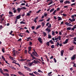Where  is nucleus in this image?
Segmentation results:
<instances>
[{"mask_svg":"<svg viewBox=\"0 0 76 76\" xmlns=\"http://www.w3.org/2000/svg\"><path fill=\"white\" fill-rule=\"evenodd\" d=\"M24 67L25 69H26V70H28V71H29V72H31V69H30L28 67H27L25 66H24Z\"/></svg>","mask_w":76,"mask_h":76,"instance_id":"39448f33","label":"nucleus"},{"mask_svg":"<svg viewBox=\"0 0 76 76\" xmlns=\"http://www.w3.org/2000/svg\"><path fill=\"white\" fill-rule=\"evenodd\" d=\"M18 74H19V75H23V76L24 75V74L23 73L21 72H18Z\"/></svg>","mask_w":76,"mask_h":76,"instance_id":"a211bd4d","label":"nucleus"},{"mask_svg":"<svg viewBox=\"0 0 76 76\" xmlns=\"http://www.w3.org/2000/svg\"><path fill=\"white\" fill-rule=\"evenodd\" d=\"M50 1V2L48 4V5H50V4H51L53 3V1H52V0H47L46 1L47 2H48V1Z\"/></svg>","mask_w":76,"mask_h":76,"instance_id":"0eeeda50","label":"nucleus"},{"mask_svg":"<svg viewBox=\"0 0 76 76\" xmlns=\"http://www.w3.org/2000/svg\"><path fill=\"white\" fill-rule=\"evenodd\" d=\"M17 10L18 13H20V12L21 10H22V8H18L17 9Z\"/></svg>","mask_w":76,"mask_h":76,"instance_id":"9d476101","label":"nucleus"},{"mask_svg":"<svg viewBox=\"0 0 76 76\" xmlns=\"http://www.w3.org/2000/svg\"><path fill=\"white\" fill-rule=\"evenodd\" d=\"M20 24H25V22L22 21L20 22Z\"/></svg>","mask_w":76,"mask_h":76,"instance_id":"4c0bfd02","label":"nucleus"},{"mask_svg":"<svg viewBox=\"0 0 76 76\" xmlns=\"http://www.w3.org/2000/svg\"><path fill=\"white\" fill-rule=\"evenodd\" d=\"M21 8V10H23H23H26V7H22Z\"/></svg>","mask_w":76,"mask_h":76,"instance_id":"c85d7f7f","label":"nucleus"},{"mask_svg":"<svg viewBox=\"0 0 76 76\" xmlns=\"http://www.w3.org/2000/svg\"><path fill=\"white\" fill-rule=\"evenodd\" d=\"M58 20H62V18H61L59 16H58Z\"/></svg>","mask_w":76,"mask_h":76,"instance_id":"a878e982","label":"nucleus"},{"mask_svg":"<svg viewBox=\"0 0 76 76\" xmlns=\"http://www.w3.org/2000/svg\"><path fill=\"white\" fill-rule=\"evenodd\" d=\"M38 40L40 43H42V38L41 37H39L38 39Z\"/></svg>","mask_w":76,"mask_h":76,"instance_id":"1a4fd4ad","label":"nucleus"},{"mask_svg":"<svg viewBox=\"0 0 76 76\" xmlns=\"http://www.w3.org/2000/svg\"><path fill=\"white\" fill-rule=\"evenodd\" d=\"M51 24H50V26H48V27L45 30V31H46L47 32H48L49 33H50V32L51 31H50V29H48V28H51Z\"/></svg>","mask_w":76,"mask_h":76,"instance_id":"f03ea898","label":"nucleus"},{"mask_svg":"<svg viewBox=\"0 0 76 76\" xmlns=\"http://www.w3.org/2000/svg\"><path fill=\"white\" fill-rule=\"evenodd\" d=\"M54 61L55 63H56L57 62V61H56V59L55 58H54Z\"/></svg>","mask_w":76,"mask_h":76,"instance_id":"052dcab7","label":"nucleus"},{"mask_svg":"<svg viewBox=\"0 0 76 76\" xmlns=\"http://www.w3.org/2000/svg\"><path fill=\"white\" fill-rule=\"evenodd\" d=\"M48 38H49V39H51V36L50 34L48 35Z\"/></svg>","mask_w":76,"mask_h":76,"instance_id":"c9c22d12","label":"nucleus"},{"mask_svg":"<svg viewBox=\"0 0 76 76\" xmlns=\"http://www.w3.org/2000/svg\"><path fill=\"white\" fill-rule=\"evenodd\" d=\"M21 6H25V3H22L21 4Z\"/></svg>","mask_w":76,"mask_h":76,"instance_id":"e2e57ef3","label":"nucleus"},{"mask_svg":"<svg viewBox=\"0 0 76 76\" xmlns=\"http://www.w3.org/2000/svg\"><path fill=\"white\" fill-rule=\"evenodd\" d=\"M0 72H1V73H2V74H3L4 73L3 72V70H2V69H0Z\"/></svg>","mask_w":76,"mask_h":76,"instance_id":"ea45409f","label":"nucleus"},{"mask_svg":"<svg viewBox=\"0 0 76 76\" xmlns=\"http://www.w3.org/2000/svg\"><path fill=\"white\" fill-rule=\"evenodd\" d=\"M32 42H29V45H30V46H32Z\"/></svg>","mask_w":76,"mask_h":76,"instance_id":"79ce46f5","label":"nucleus"},{"mask_svg":"<svg viewBox=\"0 0 76 76\" xmlns=\"http://www.w3.org/2000/svg\"><path fill=\"white\" fill-rule=\"evenodd\" d=\"M20 15L17 16H16V18L17 19H19L20 18Z\"/></svg>","mask_w":76,"mask_h":76,"instance_id":"f3484780","label":"nucleus"},{"mask_svg":"<svg viewBox=\"0 0 76 76\" xmlns=\"http://www.w3.org/2000/svg\"><path fill=\"white\" fill-rule=\"evenodd\" d=\"M56 12H57V10H55L52 13V15H56Z\"/></svg>","mask_w":76,"mask_h":76,"instance_id":"b1692460","label":"nucleus"},{"mask_svg":"<svg viewBox=\"0 0 76 76\" xmlns=\"http://www.w3.org/2000/svg\"><path fill=\"white\" fill-rule=\"evenodd\" d=\"M75 17H76V14L74 15H72L71 17L72 18V19H71V18H69V20H70V22H72L75 21L76 20V18H75Z\"/></svg>","mask_w":76,"mask_h":76,"instance_id":"f257e3e1","label":"nucleus"},{"mask_svg":"<svg viewBox=\"0 0 76 76\" xmlns=\"http://www.w3.org/2000/svg\"><path fill=\"white\" fill-rule=\"evenodd\" d=\"M57 12H58V11L60 10V8H58L57 9Z\"/></svg>","mask_w":76,"mask_h":76,"instance_id":"0e129e2a","label":"nucleus"},{"mask_svg":"<svg viewBox=\"0 0 76 76\" xmlns=\"http://www.w3.org/2000/svg\"><path fill=\"white\" fill-rule=\"evenodd\" d=\"M4 71H5V72H8V70L7 69H4Z\"/></svg>","mask_w":76,"mask_h":76,"instance_id":"bf43d9fd","label":"nucleus"},{"mask_svg":"<svg viewBox=\"0 0 76 76\" xmlns=\"http://www.w3.org/2000/svg\"><path fill=\"white\" fill-rule=\"evenodd\" d=\"M33 64H34V61H32L31 63H29L28 65H29V66H31Z\"/></svg>","mask_w":76,"mask_h":76,"instance_id":"412c9836","label":"nucleus"},{"mask_svg":"<svg viewBox=\"0 0 76 76\" xmlns=\"http://www.w3.org/2000/svg\"><path fill=\"white\" fill-rule=\"evenodd\" d=\"M65 24H66V25H67V26H73V25L70 24V23H68V22H66L65 23Z\"/></svg>","mask_w":76,"mask_h":76,"instance_id":"20e7f679","label":"nucleus"},{"mask_svg":"<svg viewBox=\"0 0 76 76\" xmlns=\"http://www.w3.org/2000/svg\"><path fill=\"white\" fill-rule=\"evenodd\" d=\"M62 15L63 16H65V17L67 16V15H66V14H62Z\"/></svg>","mask_w":76,"mask_h":76,"instance_id":"5fc2aeb1","label":"nucleus"},{"mask_svg":"<svg viewBox=\"0 0 76 76\" xmlns=\"http://www.w3.org/2000/svg\"><path fill=\"white\" fill-rule=\"evenodd\" d=\"M52 35L53 36H54L56 35L55 32H54V31L53 30L52 31Z\"/></svg>","mask_w":76,"mask_h":76,"instance_id":"4468645a","label":"nucleus"},{"mask_svg":"<svg viewBox=\"0 0 76 76\" xmlns=\"http://www.w3.org/2000/svg\"><path fill=\"white\" fill-rule=\"evenodd\" d=\"M58 39L59 41H60L61 40V37H60V36H58L57 38H55V39L54 37L52 38V39L53 41H54V40H57Z\"/></svg>","mask_w":76,"mask_h":76,"instance_id":"7ed1b4c3","label":"nucleus"},{"mask_svg":"<svg viewBox=\"0 0 76 76\" xmlns=\"http://www.w3.org/2000/svg\"><path fill=\"white\" fill-rule=\"evenodd\" d=\"M70 3V1H66L64 2V3H65V4H67V3H68V4H69V3Z\"/></svg>","mask_w":76,"mask_h":76,"instance_id":"6ab92c4d","label":"nucleus"},{"mask_svg":"<svg viewBox=\"0 0 76 76\" xmlns=\"http://www.w3.org/2000/svg\"><path fill=\"white\" fill-rule=\"evenodd\" d=\"M50 18H49L47 19L46 20V22H49L50 21Z\"/></svg>","mask_w":76,"mask_h":76,"instance_id":"864d4df0","label":"nucleus"},{"mask_svg":"<svg viewBox=\"0 0 76 76\" xmlns=\"http://www.w3.org/2000/svg\"><path fill=\"white\" fill-rule=\"evenodd\" d=\"M51 48L53 49V48H54V45H53L51 46Z\"/></svg>","mask_w":76,"mask_h":76,"instance_id":"a18cd8bd","label":"nucleus"},{"mask_svg":"<svg viewBox=\"0 0 76 76\" xmlns=\"http://www.w3.org/2000/svg\"><path fill=\"white\" fill-rule=\"evenodd\" d=\"M43 34L44 36V37H46V36H47V34H46V33L45 32H43Z\"/></svg>","mask_w":76,"mask_h":76,"instance_id":"2f4dec72","label":"nucleus"},{"mask_svg":"<svg viewBox=\"0 0 76 76\" xmlns=\"http://www.w3.org/2000/svg\"><path fill=\"white\" fill-rule=\"evenodd\" d=\"M33 55H34V56H36V57H38L37 56L38 55V54H37V52L35 51H34V52H33L32 53Z\"/></svg>","mask_w":76,"mask_h":76,"instance_id":"6e6552de","label":"nucleus"},{"mask_svg":"<svg viewBox=\"0 0 76 76\" xmlns=\"http://www.w3.org/2000/svg\"><path fill=\"white\" fill-rule=\"evenodd\" d=\"M67 30H71V27H68L67 28Z\"/></svg>","mask_w":76,"mask_h":76,"instance_id":"c03bdc74","label":"nucleus"},{"mask_svg":"<svg viewBox=\"0 0 76 76\" xmlns=\"http://www.w3.org/2000/svg\"><path fill=\"white\" fill-rule=\"evenodd\" d=\"M76 55L75 54L73 55V56L71 57V59L72 60H74L75 58H76Z\"/></svg>","mask_w":76,"mask_h":76,"instance_id":"423d86ee","label":"nucleus"},{"mask_svg":"<svg viewBox=\"0 0 76 76\" xmlns=\"http://www.w3.org/2000/svg\"><path fill=\"white\" fill-rule=\"evenodd\" d=\"M31 48H32V47L31 46L29 47L28 48V51H31Z\"/></svg>","mask_w":76,"mask_h":76,"instance_id":"bb28decb","label":"nucleus"},{"mask_svg":"<svg viewBox=\"0 0 76 76\" xmlns=\"http://www.w3.org/2000/svg\"><path fill=\"white\" fill-rule=\"evenodd\" d=\"M3 74L4 76H9V74H8L7 73L4 74V73H3Z\"/></svg>","mask_w":76,"mask_h":76,"instance_id":"393cba45","label":"nucleus"},{"mask_svg":"<svg viewBox=\"0 0 76 76\" xmlns=\"http://www.w3.org/2000/svg\"><path fill=\"white\" fill-rule=\"evenodd\" d=\"M69 37H70H70H73V35L71 34H69Z\"/></svg>","mask_w":76,"mask_h":76,"instance_id":"4d7b16f0","label":"nucleus"},{"mask_svg":"<svg viewBox=\"0 0 76 76\" xmlns=\"http://www.w3.org/2000/svg\"><path fill=\"white\" fill-rule=\"evenodd\" d=\"M50 24H50V23H47L46 24V26H48V25H49V26H50Z\"/></svg>","mask_w":76,"mask_h":76,"instance_id":"a19ab883","label":"nucleus"},{"mask_svg":"<svg viewBox=\"0 0 76 76\" xmlns=\"http://www.w3.org/2000/svg\"><path fill=\"white\" fill-rule=\"evenodd\" d=\"M74 29H76V25L74 26L73 27Z\"/></svg>","mask_w":76,"mask_h":76,"instance_id":"774afa93","label":"nucleus"},{"mask_svg":"<svg viewBox=\"0 0 76 76\" xmlns=\"http://www.w3.org/2000/svg\"><path fill=\"white\" fill-rule=\"evenodd\" d=\"M64 22L63 21H62L61 23V24L60 25L61 26V25H64Z\"/></svg>","mask_w":76,"mask_h":76,"instance_id":"37998d69","label":"nucleus"},{"mask_svg":"<svg viewBox=\"0 0 76 76\" xmlns=\"http://www.w3.org/2000/svg\"><path fill=\"white\" fill-rule=\"evenodd\" d=\"M12 33H13V31H11L10 33L9 34H10V35H12Z\"/></svg>","mask_w":76,"mask_h":76,"instance_id":"13d9d810","label":"nucleus"},{"mask_svg":"<svg viewBox=\"0 0 76 76\" xmlns=\"http://www.w3.org/2000/svg\"><path fill=\"white\" fill-rule=\"evenodd\" d=\"M37 60L36 61L35 60H34L33 61L34 63H35V64H37V63H38V60H37Z\"/></svg>","mask_w":76,"mask_h":76,"instance_id":"4be33fe9","label":"nucleus"},{"mask_svg":"<svg viewBox=\"0 0 76 76\" xmlns=\"http://www.w3.org/2000/svg\"><path fill=\"white\" fill-rule=\"evenodd\" d=\"M2 51L3 53H4L5 51H4V48H3L2 49Z\"/></svg>","mask_w":76,"mask_h":76,"instance_id":"de8ad7c7","label":"nucleus"},{"mask_svg":"<svg viewBox=\"0 0 76 76\" xmlns=\"http://www.w3.org/2000/svg\"><path fill=\"white\" fill-rule=\"evenodd\" d=\"M29 75H31L32 76H35V75H34V73H33V72H32L31 73H29Z\"/></svg>","mask_w":76,"mask_h":76,"instance_id":"58836bf2","label":"nucleus"},{"mask_svg":"<svg viewBox=\"0 0 76 76\" xmlns=\"http://www.w3.org/2000/svg\"><path fill=\"white\" fill-rule=\"evenodd\" d=\"M52 73V72H50L48 73V76H52V75H51V74Z\"/></svg>","mask_w":76,"mask_h":76,"instance_id":"e433bc0d","label":"nucleus"},{"mask_svg":"<svg viewBox=\"0 0 76 76\" xmlns=\"http://www.w3.org/2000/svg\"><path fill=\"white\" fill-rule=\"evenodd\" d=\"M9 58L10 59H11V60H12V61H15V60H14L13 58L11 56H10Z\"/></svg>","mask_w":76,"mask_h":76,"instance_id":"5701e85b","label":"nucleus"},{"mask_svg":"<svg viewBox=\"0 0 76 76\" xmlns=\"http://www.w3.org/2000/svg\"><path fill=\"white\" fill-rule=\"evenodd\" d=\"M40 28H41V25L38 26L37 27L36 29H38Z\"/></svg>","mask_w":76,"mask_h":76,"instance_id":"c756f323","label":"nucleus"},{"mask_svg":"<svg viewBox=\"0 0 76 76\" xmlns=\"http://www.w3.org/2000/svg\"><path fill=\"white\" fill-rule=\"evenodd\" d=\"M44 15L45 17H46V16H47L48 15V14H47V13H45L44 14Z\"/></svg>","mask_w":76,"mask_h":76,"instance_id":"8fccbe9b","label":"nucleus"},{"mask_svg":"<svg viewBox=\"0 0 76 76\" xmlns=\"http://www.w3.org/2000/svg\"><path fill=\"white\" fill-rule=\"evenodd\" d=\"M63 1H64L63 0H61L60 1V3H63Z\"/></svg>","mask_w":76,"mask_h":76,"instance_id":"3c124183","label":"nucleus"},{"mask_svg":"<svg viewBox=\"0 0 76 76\" xmlns=\"http://www.w3.org/2000/svg\"><path fill=\"white\" fill-rule=\"evenodd\" d=\"M64 53V51L63 50H62L61 51V56H63V53Z\"/></svg>","mask_w":76,"mask_h":76,"instance_id":"dca6fc26","label":"nucleus"},{"mask_svg":"<svg viewBox=\"0 0 76 76\" xmlns=\"http://www.w3.org/2000/svg\"><path fill=\"white\" fill-rule=\"evenodd\" d=\"M69 41V39H67L65 41L63 42V44H67L68 42Z\"/></svg>","mask_w":76,"mask_h":76,"instance_id":"f8f14e48","label":"nucleus"},{"mask_svg":"<svg viewBox=\"0 0 76 76\" xmlns=\"http://www.w3.org/2000/svg\"><path fill=\"white\" fill-rule=\"evenodd\" d=\"M9 14L11 15L10 16H14V15H13V13L12 12L10 11L9 12Z\"/></svg>","mask_w":76,"mask_h":76,"instance_id":"2eb2a0df","label":"nucleus"},{"mask_svg":"<svg viewBox=\"0 0 76 76\" xmlns=\"http://www.w3.org/2000/svg\"><path fill=\"white\" fill-rule=\"evenodd\" d=\"M49 42H50V43L51 44H54V42H53V41L52 40H50L49 41Z\"/></svg>","mask_w":76,"mask_h":76,"instance_id":"7c9ffc66","label":"nucleus"},{"mask_svg":"<svg viewBox=\"0 0 76 76\" xmlns=\"http://www.w3.org/2000/svg\"><path fill=\"white\" fill-rule=\"evenodd\" d=\"M74 41L75 42L76 41V37H75L74 38Z\"/></svg>","mask_w":76,"mask_h":76,"instance_id":"69168bd1","label":"nucleus"},{"mask_svg":"<svg viewBox=\"0 0 76 76\" xmlns=\"http://www.w3.org/2000/svg\"><path fill=\"white\" fill-rule=\"evenodd\" d=\"M33 73H34V74H35L37 75H39V74L37 72V71L33 72Z\"/></svg>","mask_w":76,"mask_h":76,"instance_id":"aec40b11","label":"nucleus"},{"mask_svg":"<svg viewBox=\"0 0 76 76\" xmlns=\"http://www.w3.org/2000/svg\"><path fill=\"white\" fill-rule=\"evenodd\" d=\"M46 44L47 46H50V42H48L46 43Z\"/></svg>","mask_w":76,"mask_h":76,"instance_id":"473e14b6","label":"nucleus"},{"mask_svg":"<svg viewBox=\"0 0 76 76\" xmlns=\"http://www.w3.org/2000/svg\"><path fill=\"white\" fill-rule=\"evenodd\" d=\"M75 4H75V3H74L73 4H71V6H75Z\"/></svg>","mask_w":76,"mask_h":76,"instance_id":"603ef678","label":"nucleus"},{"mask_svg":"<svg viewBox=\"0 0 76 76\" xmlns=\"http://www.w3.org/2000/svg\"><path fill=\"white\" fill-rule=\"evenodd\" d=\"M31 57H32V60H34V59H35V60H36V58H35V57L34 56H33V55H32V54H31Z\"/></svg>","mask_w":76,"mask_h":76,"instance_id":"ddd939ff","label":"nucleus"},{"mask_svg":"<svg viewBox=\"0 0 76 76\" xmlns=\"http://www.w3.org/2000/svg\"><path fill=\"white\" fill-rule=\"evenodd\" d=\"M31 28L32 29H33V30H34V29H35V26H32V27H31Z\"/></svg>","mask_w":76,"mask_h":76,"instance_id":"6e6d98bb","label":"nucleus"},{"mask_svg":"<svg viewBox=\"0 0 76 76\" xmlns=\"http://www.w3.org/2000/svg\"><path fill=\"white\" fill-rule=\"evenodd\" d=\"M42 26L43 27V26H44L45 25V23H44V22H43L42 23Z\"/></svg>","mask_w":76,"mask_h":76,"instance_id":"72a5a7b5","label":"nucleus"},{"mask_svg":"<svg viewBox=\"0 0 76 76\" xmlns=\"http://www.w3.org/2000/svg\"><path fill=\"white\" fill-rule=\"evenodd\" d=\"M2 57V58L3 60L5 61V58H4V57L3 56H1Z\"/></svg>","mask_w":76,"mask_h":76,"instance_id":"09e8293b","label":"nucleus"},{"mask_svg":"<svg viewBox=\"0 0 76 76\" xmlns=\"http://www.w3.org/2000/svg\"><path fill=\"white\" fill-rule=\"evenodd\" d=\"M38 72H39L40 73H43V72H42V71H41V70H38Z\"/></svg>","mask_w":76,"mask_h":76,"instance_id":"49530a36","label":"nucleus"},{"mask_svg":"<svg viewBox=\"0 0 76 76\" xmlns=\"http://www.w3.org/2000/svg\"><path fill=\"white\" fill-rule=\"evenodd\" d=\"M32 13V11H30L27 13V16H30L31 14Z\"/></svg>","mask_w":76,"mask_h":76,"instance_id":"9b49d317","label":"nucleus"},{"mask_svg":"<svg viewBox=\"0 0 76 76\" xmlns=\"http://www.w3.org/2000/svg\"><path fill=\"white\" fill-rule=\"evenodd\" d=\"M73 50V46L69 48V50Z\"/></svg>","mask_w":76,"mask_h":76,"instance_id":"cd10ccee","label":"nucleus"},{"mask_svg":"<svg viewBox=\"0 0 76 76\" xmlns=\"http://www.w3.org/2000/svg\"><path fill=\"white\" fill-rule=\"evenodd\" d=\"M44 20V19H42V20H39V22H42Z\"/></svg>","mask_w":76,"mask_h":76,"instance_id":"680f3d73","label":"nucleus"},{"mask_svg":"<svg viewBox=\"0 0 76 76\" xmlns=\"http://www.w3.org/2000/svg\"><path fill=\"white\" fill-rule=\"evenodd\" d=\"M74 67H75L76 68V64H74V65H73Z\"/></svg>","mask_w":76,"mask_h":76,"instance_id":"338daca9","label":"nucleus"},{"mask_svg":"<svg viewBox=\"0 0 76 76\" xmlns=\"http://www.w3.org/2000/svg\"><path fill=\"white\" fill-rule=\"evenodd\" d=\"M54 8H53L52 9H51L50 11V12L51 13V12H53V11H54Z\"/></svg>","mask_w":76,"mask_h":76,"instance_id":"f704fd0d","label":"nucleus"}]
</instances>
